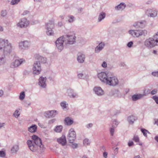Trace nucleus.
<instances>
[{
    "label": "nucleus",
    "mask_w": 158,
    "mask_h": 158,
    "mask_svg": "<svg viewBox=\"0 0 158 158\" xmlns=\"http://www.w3.org/2000/svg\"><path fill=\"white\" fill-rule=\"evenodd\" d=\"M12 50V46L7 40L0 38V66L6 62L5 55L10 54Z\"/></svg>",
    "instance_id": "1"
},
{
    "label": "nucleus",
    "mask_w": 158,
    "mask_h": 158,
    "mask_svg": "<svg viewBox=\"0 0 158 158\" xmlns=\"http://www.w3.org/2000/svg\"><path fill=\"white\" fill-rule=\"evenodd\" d=\"M32 140L27 141V144L29 149L32 152L37 151L39 149L40 152L44 150V145L42 144L41 139L36 135L32 136Z\"/></svg>",
    "instance_id": "2"
},
{
    "label": "nucleus",
    "mask_w": 158,
    "mask_h": 158,
    "mask_svg": "<svg viewBox=\"0 0 158 158\" xmlns=\"http://www.w3.org/2000/svg\"><path fill=\"white\" fill-rule=\"evenodd\" d=\"M62 36L64 41V46L66 48L70 47L76 42V37L73 33H69Z\"/></svg>",
    "instance_id": "3"
},
{
    "label": "nucleus",
    "mask_w": 158,
    "mask_h": 158,
    "mask_svg": "<svg viewBox=\"0 0 158 158\" xmlns=\"http://www.w3.org/2000/svg\"><path fill=\"white\" fill-rule=\"evenodd\" d=\"M54 22L53 20H50L45 24V28L46 30V32L48 35L51 36L54 35V31L52 30L54 27Z\"/></svg>",
    "instance_id": "4"
},
{
    "label": "nucleus",
    "mask_w": 158,
    "mask_h": 158,
    "mask_svg": "<svg viewBox=\"0 0 158 158\" xmlns=\"http://www.w3.org/2000/svg\"><path fill=\"white\" fill-rule=\"evenodd\" d=\"M144 45L148 48L158 45V42L153 37L147 39L144 42Z\"/></svg>",
    "instance_id": "5"
},
{
    "label": "nucleus",
    "mask_w": 158,
    "mask_h": 158,
    "mask_svg": "<svg viewBox=\"0 0 158 158\" xmlns=\"http://www.w3.org/2000/svg\"><path fill=\"white\" fill-rule=\"evenodd\" d=\"M129 33L134 37H138L142 35H145L147 34V31L145 30H130Z\"/></svg>",
    "instance_id": "6"
},
{
    "label": "nucleus",
    "mask_w": 158,
    "mask_h": 158,
    "mask_svg": "<svg viewBox=\"0 0 158 158\" xmlns=\"http://www.w3.org/2000/svg\"><path fill=\"white\" fill-rule=\"evenodd\" d=\"M145 14L148 17L154 18L157 17L158 11L155 8H148L145 10Z\"/></svg>",
    "instance_id": "7"
},
{
    "label": "nucleus",
    "mask_w": 158,
    "mask_h": 158,
    "mask_svg": "<svg viewBox=\"0 0 158 158\" xmlns=\"http://www.w3.org/2000/svg\"><path fill=\"white\" fill-rule=\"evenodd\" d=\"M67 137L69 142H74L76 139V134L74 128H71L69 130Z\"/></svg>",
    "instance_id": "8"
},
{
    "label": "nucleus",
    "mask_w": 158,
    "mask_h": 158,
    "mask_svg": "<svg viewBox=\"0 0 158 158\" xmlns=\"http://www.w3.org/2000/svg\"><path fill=\"white\" fill-rule=\"evenodd\" d=\"M32 70L34 74L39 75L41 70L40 63L38 61H35L33 65Z\"/></svg>",
    "instance_id": "9"
},
{
    "label": "nucleus",
    "mask_w": 158,
    "mask_h": 158,
    "mask_svg": "<svg viewBox=\"0 0 158 158\" xmlns=\"http://www.w3.org/2000/svg\"><path fill=\"white\" fill-rule=\"evenodd\" d=\"M29 21L25 18L20 19L19 22L17 23V27L21 28H25L29 25Z\"/></svg>",
    "instance_id": "10"
},
{
    "label": "nucleus",
    "mask_w": 158,
    "mask_h": 158,
    "mask_svg": "<svg viewBox=\"0 0 158 158\" xmlns=\"http://www.w3.org/2000/svg\"><path fill=\"white\" fill-rule=\"evenodd\" d=\"M65 94L71 98H74L78 97V93L71 88L67 89Z\"/></svg>",
    "instance_id": "11"
},
{
    "label": "nucleus",
    "mask_w": 158,
    "mask_h": 158,
    "mask_svg": "<svg viewBox=\"0 0 158 158\" xmlns=\"http://www.w3.org/2000/svg\"><path fill=\"white\" fill-rule=\"evenodd\" d=\"M118 81L115 77H108L106 83L111 86H115L118 85Z\"/></svg>",
    "instance_id": "12"
},
{
    "label": "nucleus",
    "mask_w": 158,
    "mask_h": 158,
    "mask_svg": "<svg viewBox=\"0 0 158 158\" xmlns=\"http://www.w3.org/2000/svg\"><path fill=\"white\" fill-rule=\"evenodd\" d=\"M64 41L63 36L58 38L55 42L56 47L60 51H61L64 48Z\"/></svg>",
    "instance_id": "13"
},
{
    "label": "nucleus",
    "mask_w": 158,
    "mask_h": 158,
    "mask_svg": "<svg viewBox=\"0 0 158 158\" xmlns=\"http://www.w3.org/2000/svg\"><path fill=\"white\" fill-rule=\"evenodd\" d=\"M25 60L23 59H16L13 61L10 64V67L12 68H15L18 67L23 63L25 62Z\"/></svg>",
    "instance_id": "14"
},
{
    "label": "nucleus",
    "mask_w": 158,
    "mask_h": 158,
    "mask_svg": "<svg viewBox=\"0 0 158 158\" xmlns=\"http://www.w3.org/2000/svg\"><path fill=\"white\" fill-rule=\"evenodd\" d=\"M30 45V42L27 40L21 41L19 43V48L22 50L28 49Z\"/></svg>",
    "instance_id": "15"
},
{
    "label": "nucleus",
    "mask_w": 158,
    "mask_h": 158,
    "mask_svg": "<svg viewBox=\"0 0 158 158\" xmlns=\"http://www.w3.org/2000/svg\"><path fill=\"white\" fill-rule=\"evenodd\" d=\"M57 114L58 111L56 110H49L44 112V115L45 117L49 118L55 117Z\"/></svg>",
    "instance_id": "16"
},
{
    "label": "nucleus",
    "mask_w": 158,
    "mask_h": 158,
    "mask_svg": "<svg viewBox=\"0 0 158 158\" xmlns=\"http://www.w3.org/2000/svg\"><path fill=\"white\" fill-rule=\"evenodd\" d=\"M98 77L102 82L106 83L108 76L106 72H101L98 74Z\"/></svg>",
    "instance_id": "17"
},
{
    "label": "nucleus",
    "mask_w": 158,
    "mask_h": 158,
    "mask_svg": "<svg viewBox=\"0 0 158 158\" xmlns=\"http://www.w3.org/2000/svg\"><path fill=\"white\" fill-rule=\"evenodd\" d=\"M93 90L94 93L98 96H102L104 94V90L100 87L95 86L93 88Z\"/></svg>",
    "instance_id": "18"
},
{
    "label": "nucleus",
    "mask_w": 158,
    "mask_h": 158,
    "mask_svg": "<svg viewBox=\"0 0 158 158\" xmlns=\"http://www.w3.org/2000/svg\"><path fill=\"white\" fill-rule=\"evenodd\" d=\"M46 77H44L42 76L40 77L39 79V85L43 88H45L46 86Z\"/></svg>",
    "instance_id": "19"
},
{
    "label": "nucleus",
    "mask_w": 158,
    "mask_h": 158,
    "mask_svg": "<svg viewBox=\"0 0 158 158\" xmlns=\"http://www.w3.org/2000/svg\"><path fill=\"white\" fill-rule=\"evenodd\" d=\"M105 46V44L104 42H101L96 47L95 50V52L96 53H99L104 48Z\"/></svg>",
    "instance_id": "20"
},
{
    "label": "nucleus",
    "mask_w": 158,
    "mask_h": 158,
    "mask_svg": "<svg viewBox=\"0 0 158 158\" xmlns=\"http://www.w3.org/2000/svg\"><path fill=\"white\" fill-rule=\"evenodd\" d=\"M85 58V55L81 53H78L77 55V60L80 63H83Z\"/></svg>",
    "instance_id": "21"
},
{
    "label": "nucleus",
    "mask_w": 158,
    "mask_h": 158,
    "mask_svg": "<svg viewBox=\"0 0 158 158\" xmlns=\"http://www.w3.org/2000/svg\"><path fill=\"white\" fill-rule=\"evenodd\" d=\"M57 141L62 146L65 145L67 143V141L65 135H62L61 137L57 139Z\"/></svg>",
    "instance_id": "22"
},
{
    "label": "nucleus",
    "mask_w": 158,
    "mask_h": 158,
    "mask_svg": "<svg viewBox=\"0 0 158 158\" xmlns=\"http://www.w3.org/2000/svg\"><path fill=\"white\" fill-rule=\"evenodd\" d=\"M126 7V5L124 2H121L119 4L114 7V9L116 11H123Z\"/></svg>",
    "instance_id": "23"
},
{
    "label": "nucleus",
    "mask_w": 158,
    "mask_h": 158,
    "mask_svg": "<svg viewBox=\"0 0 158 158\" xmlns=\"http://www.w3.org/2000/svg\"><path fill=\"white\" fill-rule=\"evenodd\" d=\"M35 57L36 59L39 61H40L41 63H45L46 62V57L41 56L39 54H36L35 56Z\"/></svg>",
    "instance_id": "24"
},
{
    "label": "nucleus",
    "mask_w": 158,
    "mask_h": 158,
    "mask_svg": "<svg viewBox=\"0 0 158 158\" xmlns=\"http://www.w3.org/2000/svg\"><path fill=\"white\" fill-rule=\"evenodd\" d=\"M144 95L142 94H135L132 96V99L133 101H135L142 98Z\"/></svg>",
    "instance_id": "25"
},
{
    "label": "nucleus",
    "mask_w": 158,
    "mask_h": 158,
    "mask_svg": "<svg viewBox=\"0 0 158 158\" xmlns=\"http://www.w3.org/2000/svg\"><path fill=\"white\" fill-rule=\"evenodd\" d=\"M137 119V117L133 115L129 116L127 118V121L129 123L131 124H133Z\"/></svg>",
    "instance_id": "26"
},
{
    "label": "nucleus",
    "mask_w": 158,
    "mask_h": 158,
    "mask_svg": "<svg viewBox=\"0 0 158 158\" xmlns=\"http://www.w3.org/2000/svg\"><path fill=\"white\" fill-rule=\"evenodd\" d=\"M64 121L65 124L68 126H70L73 123V119L69 117L66 118Z\"/></svg>",
    "instance_id": "27"
},
{
    "label": "nucleus",
    "mask_w": 158,
    "mask_h": 158,
    "mask_svg": "<svg viewBox=\"0 0 158 158\" xmlns=\"http://www.w3.org/2000/svg\"><path fill=\"white\" fill-rule=\"evenodd\" d=\"M37 129V126L35 124L32 125L28 128V130L31 133H34Z\"/></svg>",
    "instance_id": "28"
},
{
    "label": "nucleus",
    "mask_w": 158,
    "mask_h": 158,
    "mask_svg": "<svg viewBox=\"0 0 158 158\" xmlns=\"http://www.w3.org/2000/svg\"><path fill=\"white\" fill-rule=\"evenodd\" d=\"M60 105L64 110H68L69 105L66 101H63L61 102L60 103Z\"/></svg>",
    "instance_id": "29"
},
{
    "label": "nucleus",
    "mask_w": 158,
    "mask_h": 158,
    "mask_svg": "<svg viewBox=\"0 0 158 158\" xmlns=\"http://www.w3.org/2000/svg\"><path fill=\"white\" fill-rule=\"evenodd\" d=\"M19 150V146L18 145L15 144L13 146L10 151L12 153H16Z\"/></svg>",
    "instance_id": "30"
},
{
    "label": "nucleus",
    "mask_w": 158,
    "mask_h": 158,
    "mask_svg": "<svg viewBox=\"0 0 158 158\" xmlns=\"http://www.w3.org/2000/svg\"><path fill=\"white\" fill-rule=\"evenodd\" d=\"M63 128L62 125L56 126L54 128V131L56 133H60L62 131Z\"/></svg>",
    "instance_id": "31"
},
{
    "label": "nucleus",
    "mask_w": 158,
    "mask_h": 158,
    "mask_svg": "<svg viewBox=\"0 0 158 158\" xmlns=\"http://www.w3.org/2000/svg\"><path fill=\"white\" fill-rule=\"evenodd\" d=\"M105 17L106 14L104 12H101L98 16V21L101 22L105 18Z\"/></svg>",
    "instance_id": "32"
},
{
    "label": "nucleus",
    "mask_w": 158,
    "mask_h": 158,
    "mask_svg": "<svg viewBox=\"0 0 158 158\" xmlns=\"http://www.w3.org/2000/svg\"><path fill=\"white\" fill-rule=\"evenodd\" d=\"M133 140L135 142L137 143V144L139 145H142V143L139 142V139L137 135H134Z\"/></svg>",
    "instance_id": "33"
},
{
    "label": "nucleus",
    "mask_w": 158,
    "mask_h": 158,
    "mask_svg": "<svg viewBox=\"0 0 158 158\" xmlns=\"http://www.w3.org/2000/svg\"><path fill=\"white\" fill-rule=\"evenodd\" d=\"M20 109H16L14 113H13V115L16 118H17L20 115V113L19 112Z\"/></svg>",
    "instance_id": "34"
},
{
    "label": "nucleus",
    "mask_w": 158,
    "mask_h": 158,
    "mask_svg": "<svg viewBox=\"0 0 158 158\" xmlns=\"http://www.w3.org/2000/svg\"><path fill=\"white\" fill-rule=\"evenodd\" d=\"M140 130L143 133V135L146 137H147L148 134H150V133L148 130L145 129L141 128Z\"/></svg>",
    "instance_id": "35"
},
{
    "label": "nucleus",
    "mask_w": 158,
    "mask_h": 158,
    "mask_svg": "<svg viewBox=\"0 0 158 158\" xmlns=\"http://www.w3.org/2000/svg\"><path fill=\"white\" fill-rule=\"evenodd\" d=\"M116 125L115 126H114V125H113L111 126V127L110 128V133L111 135L112 136H113L114 135V128H116Z\"/></svg>",
    "instance_id": "36"
},
{
    "label": "nucleus",
    "mask_w": 158,
    "mask_h": 158,
    "mask_svg": "<svg viewBox=\"0 0 158 158\" xmlns=\"http://www.w3.org/2000/svg\"><path fill=\"white\" fill-rule=\"evenodd\" d=\"M68 21L69 23H72L75 20V18L74 17L73 15H69L68 16Z\"/></svg>",
    "instance_id": "37"
},
{
    "label": "nucleus",
    "mask_w": 158,
    "mask_h": 158,
    "mask_svg": "<svg viewBox=\"0 0 158 158\" xmlns=\"http://www.w3.org/2000/svg\"><path fill=\"white\" fill-rule=\"evenodd\" d=\"M139 22L140 27V28H143L146 25V22L145 20H141Z\"/></svg>",
    "instance_id": "38"
},
{
    "label": "nucleus",
    "mask_w": 158,
    "mask_h": 158,
    "mask_svg": "<svg viewBox=\"0 0 158 158\" xmlns=\"http://www.w3.org/2000/svg\"><path fill=\"white\" fill-rule=\"evenodd\" d=\"M25 93L24 91H23L20 93L19 96V99L21 100H23L25 98Z\"/></svg>",
    "instance_id": "39"
},
{
    "label": "nucleus",
    "mask_w": 158,
    "mask_h": 158,
    "mask_svg": "<svg viewBox=\"0 0 158 158\" xmlns=\"http://www.w3.org/2000/svg\"><path fill=\"white\" fill-rule=\"evenodd\" d=\"M90 143V142L89 140L87 138L83 140V144L85 146L89 145Z\"/></svg>",
    "instance_id": "40"
},
{
    "label": "nucleus",
    "mask_w": 158,
    "mask_h": 158,
    "mask_svg": "<svg viewBox=\"0 0 158 158\" xmlns=\"http://www.w3.org/2000/svg\"><path fill=\"white\" fill-rule=\"evenodd\" d=\"M69 143H71V146L73 148L75 149L78 147V144L77 143H74V142Z\"/></svg>",
    "instance_id": "41"
},
{
    "label": "nucleus",
    "mask_w": 158,
    "mask_h": 158,
    "mask_svg": "<svg viewBox=\"0 0 158 158\" xmlns=\"http://www.w3.org/2000/svg\"><path fill=\"white\" fill-rule=\"evenodd\" d=\"M140 23L139 21L133 24V26L135 28H140Z\"/></svg>",
    "instance_id": "42"
},
{
    "label": "nucleus",
    "mask_w": 158,
    "mask_h": 158,
    "mask_svg": "<svg viewBox=\"0 0 158 158\" xmlns=\"http://www.w3.org/2000/svg\"><path fill=\"white\" fill-rule=\"evenodd\" d=\"M20 0H12L10 2V4L12 5H14L18 4Z\"/></svg>",
    "instance_id": "43"
},
{
    "label": "nucleus",
    "mask_w": 158,
    "mask_h": 158,
    "mask_svg": "<svg viewBox=\"0 0 158 158\" xmlns=\"http://www.w3.org/2000/svg\"><path fill=\"white\" fill-rule=\"evenodd\" d=\"M7 13V12L6 10H2L1 12V15L2 16L5 17L6 16Z\"/></svg>",
    "instance_id": "44"
},
{
    "label": "nucleus",
    "mask_w": 158,
    "mask_h": 158,
    "mask_svg": "<svg viewBox=\"0 0 158 158\" xmlns=\"http://www.w3.org/2000/svg\"><path fill=\"white\" fill-rule=\"evenodd\" d=\"M6 156V153L5 152L3 151H0V157L4 158Z\"/></svg>",
    "instance_id": "45"
},
{
    "label": "nucleus",
    "mask_w": 158,
    "mask_h": 158,
    "mask_svg": "<svg viewBox=\"0 0 158 158\" xmlns=\"http://www.w3.org/2000/svg\"><path fill=\"white\" fill-rule=\"evenodd\" d=\"M152 98L155 102L156 103L158 104V96L156 95H155L153 96Z\"/></svg>",
    "instance_id": "46"
},
{
    "label": "nucleus",
    "mask_w": 158,
    "mask_h": 158,
    "mask_svg": "<svg viewBox=\"0 0 158 158\" xmlns=\"http://www.w3.org/2000/svg\"><path fill=\"white\" fill-rule=\"evenodd\" d=\"M152 75L154 77H158V71L152 72Z\"/></svg>",
    "instance_id": "47"
},
{
    "label": "nucleus",
    "mask_w": 158,
    "mask_h": 158,
    "mask_svg": "<svg viewBox=\"0 0 158 158\" xmlns=\"http://www.w3.org/2000/svg\"><path fill=\"white\" fill-rule=\"evenodd\" d=\"M93 126V124L92 123H89L86 124L85 126V127L88 129H90Z\"/></svg>",
    "instance_id": "48"
},
{
    "label": "nucleus",
    "mask_w": 158,
    "mask_h": 158,
    "mask_svg": "<svg viewBox=\"0 0 158 158\" xmlns=\"http://www.w3.org/2000/svg\"><path fill=\"white\" fill-rule=\"evenodd\" d=\"M107 66V63L105 61H103L101 64L102 67L104 68H106Z\"/></svg>",
    "instance_id": "49"
},
{
    "label": "nucleus",
    "mask_w": 158,
    "mask_h": 158,
    "mask_svg": "<svg viewBox=\"0 0 158 158\" xmlns=\"http://www.w3.org/2000/svg\"><path fill=\"white\" fill-rule=\"evenodd\" d=\"M118 122H117V120L115 119H114L112 121V123L111 125H112V126L113 125H114V126H115V125H116V127H117V125H118Z\"/></svg>",
    "instance_id": "50"
},
{
    "label": "nucleus",
    "mask_w": 158,
    "mask_h": 158,
    "mask_svg": "<svg viewBox=\"0 0 158 158\" xmlns=\"http://www.w3.org/2000/svg\"><path fill=\"white\" fill-rule=\"evenodd\" d=\"M133 44V42L132 41H130L128 43L127 46L128 48H130L132 46Z\"/></svg>",
    "instance_id": "51"
},
{
    "label": "nucleus",
    "mask_w": 158,
    "mask_h": 158,
    "mask_svg": "<svg viewBox=\"0 0 158 158\" xmlns=\"http://www.w3.org/2000/svg\"><path fill=\"white\" fill-rule=\"evenodd\" d=\"M77 76L79 78L81 79L83 78L84 75L82 73H81L78 74Z\"/></svg>",
    "instance_id": "52"
},
{
    "label": "nucleus",
    "mask_w": 158,
    "mask_h": 158,
    "mask_svg": "<svg viewBox=\"0 0 158 158\" xmlns=\"http://www.w3.org/2000/svg\"><path fill=\"white\" fill-rule=\"evenodd\" d=\"M119 65L121 67H124L126 66V64L124 62H121L119 64Z\"/></svg>",
    "instance_id": "53"
},
{
    "label": "nucleus",
    "mask_w": 158,
    "mask_h": 158,
    "mask_svg": "<svg viewBox=\"0 0 158 158\" xmlns=\"http://www.w3.org/2000/svg\"><path fill=\"white\" fill-rule=\"evenodd\" d=\"M157 92V90L156 89H154L152 90L151 92V94L152 95H154Z\"/></svg>",
    "instance_id": "54"
},
{
    "label": "nucleus",
    "mask_w": 158,
    "mask_h": 158,
    "mask_svg": "<svg viewBox=\"0 0 158 158\" xmlns=\"http://www.w3.org/2000/svg\"><path fill=\"white\" fill-rule=\"evenodd\" d=\"M134 145L133 142L132 141H129L128 143V145L129 147H131Z\"/></svg>",
    "instance_id": "55"
},
{
    "label": "nucleus",
    "mask_w": 158,
    "mask_h": 158,
    "mask_svg": "<svg viewBox=\"0 0 158 158\" xmlns=\"http://www.w3.org/2000/svg\"><path fill=\"white\" fill-rule=\"evenodd\" d=\"M63 24V23L62 22V21H61L60 22H59L58 23V25L59 27H61Z\"/></svg>",
    "instance_id": "56"
},
{
    "label": "nucleus",
    "mask_w": 158,
    "mask_h": 158,
    "mask_svg": "<svg viewBox=\"0 0 158 158\" xmlns=\"http://www.w3.org/2000/svg\"><path fill=\"white\" fill-rule=\"evenodd\" d=\"M103 156L105 158H107V153L106 152H104L103 154Z\"/></svg>",
    "instance_id": "57"
},
{
    "label": "nucleus",
    "mask_w": 158,
    "mask_h": 158,
    "mask_svg": "<svg viewBox=\"0 0 158 158\" xmlns=\"http://www.w3.org/2000/svg\"><path fill=\"white\" fill-rule=\"evenodd\" d=\"M5 125V123L0 122V128L3 127Z\"/></svg>",
    "instance_id": "58"
},
{
    "label": "nucleus",
    "mask_w": 158,
    "mask_h": 158,
    "mask_svg": "<svg viewBox=\"0 0 158 158\" xmlns=\"http://www.w3.org/2000/svg\"><path fill=\"white\" fill-rule=\"evenodd\" d=\"M56 120L55 119H53L49 121V123H54Z\"/></svg>",
    "instance_id": "59"
},
{
    "label": "nucleus",
    "mask_w": 158,
    "mask_h": 158,
    "mask_svg": "<svg viewBox=\"0 0 158 158\" xmlns=\"http://www.w3.org/2000/svg\"><path fill=\"white\" fill-rule=\"evenodd\" d=\"M3 94V90H0V97H2Z\"/></svg>",
    "instance_id": "60"
},
{
    "label": "nucleus",
    "mask_w": 158,
    "mask_h": 158,
    "mask_svg": "<svg viewBox=\"0 0 158 158\" xmlns=\"http://www.w3.org/2000/svg\"><path fill=\"white\" fill-rule=\"evenodd\" d=\"M137 43L138 44H140L142 43V40H139L137 41Z\"/></svg>",
    "instance_id": "61"
},
{
    "label": "nucleus",
    "mask_w": 158,
    "mask_h": 158,
    "mask_svg": "<svg viewBox=\"0 0 158 158\" xmlns=\"http://www.w3.org/2000/svg\"><path fill=\"white\" fill-rule=\"evenodd\" d=\"M154 139L158 143V135L156 136L155 137Z\"/></svg>",
    "instance_id": "62"
},
{
    "label": "nucleus",
    "mask_w": 158,
    "mask_h": 158,
    "mask_svg": "<svg viewBox=\"0 0 158 158\" xmlns=\"http://www.w3.org/2000/svg\"><path fill=\"white\" fill-rule=\"evenodd\" d=\"M29 13V11H25L23 13V15H25Z\"/></svg>",
    "instance_id": "63"
},
{
    "label": "nucleus",
    "mask_w": 158,
    "mask_h": 158,
    "mask_svg": "<svg viewBox=\"0 0 158 158\" xmlns=\"http://www.w3.org/2000/svg\"><path fill=\"white\" fill-rule=\"evenodd\" d=\"M134 158H142V157H140V156L139 155H137L135 156Z\"/></svg>",
    "instance_id": "64"
}]
</instances>
